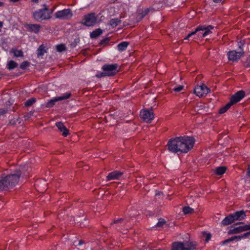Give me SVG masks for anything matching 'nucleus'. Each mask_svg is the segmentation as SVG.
Instances as JSON below:
<instances>
[{
    "mask_svg": "<svg viewBox=\"0 0 250 250\" xmlns=\"http://www.w3.org/2000/svg\"><path fill=\"white\" fill-rule=\"evenodd\" d=\"M194 144L193 138L188 136L179 137L169 140L167 146L168 150L172 153H187Z\"/></svg>",
    "mask_w": 250,
    "mask_h": 250,
    "instance_id": "f257e3e1",
    "label": "nucleus"
},
{
    "mask_svg": "<svg viewBox=\"0 0 250 250\" xmlns=\"http://www.w3.org/2000/svg\"><path fill=\"white\" fill-rule=\"evenodd\" d=\"M21 173L18 172L16 174L0 177V190H6L14 186L19 182Z\"/></svg>",
    "mask_w": 250,
    "mask_h": 250,
    "instance_id": "f03ea898",
    "label": "nucleus"
},
{
    "mask_svg": "<svg viewBox=\"0 0 250 250\" xmlns=\"http://www.w3.org/2000/svg\"><path fill=\"white\" fill-rule=\"evenodd\" d=\"M213 27L211 25L206 26L201 25L198 26L195 30L188 34L184 40H188L192 35H196L198 38H203L212 33L211 30L213 29Z\"/></svg>",
    "mask_w": 250,
    "mask_h": 250,
    "instance_id": "7ed1b4c3",
    "label": "nucleus"
},
{
    "mask_svg": "<svg viewBox=\"0 0 250 250\" xmlns=\"http://www.w3.org/2000/svg\"><path fill=\"white\" fill-rule=\"evenodd\" d=\"M45 7L43 9H40L34 12L33 17L36 21L46 20L50 18V14L48 9L44 5Z\"/></svg>",
    "mask_w": 250,
    "mask_h": 250,
    "instance_id": "20e7f679",
    "label": "nucleus"
},
{
    "mask_svg": "<svg viewBox=\"0 0 250 250\" xmlns=\"http://www.w3.org/2000/svg\"><path fill=\"white\" fill-rule=\"evenodd\" d=\"M71 95L70 92H66L61 96L54 97L46 103L45 106L47 108L51 107L57 102L69 99Z\"/></svg>",
    "mask_w": 250,
    "mask_h": 250,
    "instance_id": "39448f33",
    "label": "nucleus"
},
{
    "mask_svg": "<svg viewBox=\"0 0 250 250\" xmlns=\"http://www.w3.org/2000/svg\"><path fill=\"white\" fill-rule=\"evenodd\" d=\"M102 69L107 76H113L118 71V65L115 63L104 64L102 67Z\"/></svg>",
    "mask_w": 250,
    "mask_h": 250,
    "instance_id": "423d86ee",
    "label": "nucleus"
},
{
    "mask_svg": "<svg viewBox=\"0 0 250 250\" xmlns=\"http://www.w3.org/2000/svg\"><path fill=\"white\" fill-rule=\"evenodd\" d=\"M140 116L142 120L146 122H151L154 118V113L152 109H143L140 112Z\"/></svg>",
    "mask_w": 250,
    "mask_h": 250,
    "instance_id": "0eeeda50",
    "label": "nucleus"
},
{
    "mask_svg": "<svg viewBox=\"0 0 250 250\" xmlns=\"http://www.w3.org/2000/svg\"><path fill=\"white\" fill-rule=\"evenodd\" d=\"M97 22V18L94 13H91L85 15L83 23L87 26H92Z\"/></svg>",
    "mask_w": 250,
    "mask_h": 250,
    "instance_id": "6e6552de",
    "label": "nucleus"
},
{
    "mask_svg": "<svg viewBox=\"0 0 250 250\" xmlns=\"http://www.w3.org/2000/svg\"><path fill=\"white\" fill-rule=\"evenodd\" d=\"M209 91V89L204 84L196 86L194 90L195 94L199 97L206 95Z\"/></svg>",
    "mask_w": 250,
    "mask_h": 250,
    "instance_id": "1a4fd4ad",
    "label": "nucleus"
},
{
    "mask_svg": "<svg viewBox=\"0 0 250 250\" xmlns=\"http://www.w3.org/2000/svg\"><path fill=\"white\" fill-rule=\"evenodd\" d=\"M72 13L70 9H64L58 11L55 13V17L57 19L66 20L72 17Z\"/></svg>",
    "mask_w": 250,
    "mask_h": 250,
    "instance_id": "9d476101",
    "label": "nucleus"
},
{
    "mask_svg": "<svg viewBox=\"0 0 250 250\" xmlns=\"http://www.w3.org/2000/svg\"><path fill=\"white\" fill-rule=\"evenodd\" d=\"M245 96V92L243 90H239L230 97L229 103L232 105L240 101Z\"/></svg>",
    "mask_w": 250,
    "mask_h": 250,
    "instance_id": "9b49d317",
    "label": "nucleus"
},
{
    "mask_svg": "<svg viewBox=\"0 0 250 250\" xmlns=\"http://www.w3.org/2000/svg\"><path fill=\"white\" fill-rule=\"evenodd\" d=\"M128 220L125 219L120 218L117 220H115L114 222L111 224V225L115 229L120 230L121 232L125 233V232L124 231H122L121 228V227L125 225L127 222Z\"/></svg>",
    "mask_w": 250,
    "mask_h": 250,
    "instance_id": "f8f14e48",
    "label": "nucleus"
},
{
    "mask_svg": "<svg viewBox=\"0 0 250 250\" xmlns=\"http://www.w3.org/2000/svg\"><path fill=\"white\" fill-rule=\"evenodd\" d=\"M241 52H237L235 50L230 51L228 53V59L229 61H237L242 56Z\"/></svg>",
    "mask_w": 250,
    "mask_h": 250,
    "instance_id": "ddd939ff",
    "label": "nucleus"
},
{
    "mask_svg": "<svg viewBox=\"0 0 250 250\" xmlns=\"http://www.w3.org/2000/svg\"><path fill=\"white\" fill-rule=\"evenodd\" d=\"M231 214L234 221L242 220L246 217V212L243 210L237 211Z\"/></svg>",
    "mask_w": 250,
    "mask_h": 250,
    "instance_id": "4468645a",
    "label": "nucleus"
},
{
    "mask_svg": "<svg viewBox=\"0 0 250 250\" xmlns=\"http://www.w3.org/2000/svg\"><path fill=\"white\" fill-rule=\"evenodd\" d=\"M123 173L119 171H114L109 173L106 176V181L119 179L122 175Z\"/></svg>",
    "mask_w": 250,
    "mask_h": 250,
    "instance_id": "2eb2a0df",
    "label": "nucleus"
},
{
    "mask_svg": "<svg viewBox=\"0 0 250 250\" xmlns=\"http://www.w3.org/2000/svg\"><path fill=\"white\" fill-rule=\"evenodd\" d=\"M56 125L58 129L62 132V135L66 137L69 133L68 130L62 122H57Z\"/></svg>",
    "mask_w": 250,
    "mask_h": 250,
    "instance_id": "dca6fc26",
    "label": "nucleus"
},
{
    "mask_svg": "<svg viewBox=\"0 0 250 250\" xmlns=\"http://www.w3.org/2000/svg\"><path fill=\"white\" fill-rule=\"evenodd\" d=\"M234 220L232 214H229V215L226 216L221 222V225L222 226H228L230 225L233 222H234Z\"/></svg>",
    "mask_w": 250,
    "mask_h": 250,
    "instance_id": "f3484780",
    "label": "nucleus"
},
{
    "mask_svg": "<svg viewBox=\"0 0 250 250\" xmlns=\"http://www.w3.org/2000/svg\"><path fill=\"white\" fill-rule=\"evenodd\" d=\"M41 26L38 24H31L28 25V30L35 33H38L40 31Z\"/></svg>",
    "mask_w": 250,
    "mask_h": 250,
    "instance_id": "a211bd4d",
    "label": "nucleus"
},
{
    "mask_svg": "<svg viewBox=\"0 0 250 250\" xmlns=\"http://www.w3.org/2000/svg\"><path fill=\"white\" fill-rule=\"evenodd\" d=\"M243 232L242 226L234 227L229 230L228 233L229 234H237Z\"/></svg>",
    "mask_w": 250,
    "mask_h": 250,
    "instance_id": "6ab92c4d",
    "label": "nucleus"
},
{
    "mask_svg": "<svg viewBox=\"0 0 250 250\" xmlns=\"http://www.w3.org/2000/svg\"><path fill=\"white\" fill-rule=\"evenodd\" d=\"M103 33V30L100 28L97 29L90 33L91 38L94 39L99 37Z\"/></svg>",
    "mask_w": 250,
    "mask_h": 250,
    "instance_id": "aec40b11",
    "label": "nucleus"
},
{
    "mask_svg": "<svg viewBox=\"0 0 250 250\" xmlns=\"http://www.w3.org/2000/svg\"><path fill=\"white\" fill-rule=\"evenodd\" d=\"M172 250H186L183 249V242H177L173 243Z\"/></svg>",
    "mask_w": 250,
    "mask_h": 250,
    "instance_id": "412c9836",
    "label": "nucleus"
},
{
    "mask_svg": "<svg viewBox=\"0 0 250 250\" xmlns=\"http://www.w3.org/2000/svg\"><path fill=\"white\" fill-rule=\"evenodd\" d=\"M129 43L127 42H123L117 45L118 49L119 51L122 52L125 50L128 46Z\"/></svg>",
    "mask_w": 250,
    "mask_h": 250,
    "instance_id": "4be33fe9",
    "label": "nucleus"
},
{
    "mask_svg": "<svg viewBox=\"0 0 250 250\" xmlns=\"http://www.w3.org/2000/svg\"><path fill=\"white\" fill-rule=\"evenodd\" d=\"M197 246V243L195 242L186 241L185 248L187 249H192L190 250H194Z\"/></svg>",
    "mask_w": 250,
    "mask_h": 250,
    "instance_id": "5701e85b",
    "label": "nucleus"
},
{
    "mask_svg": "<svg viewBox=\"0 0 250 250\" xmlns=\"http://www.w3.org/2000/svg\"><path fill=\"white\" fill-rule=\"evenodd\" d=\"M10 52L16 57H21L23 56V52L21 50L13 48L11 50Z\"/></svg>",
    "mask_w": 250,
    "mask_h": 250,
    "instance_id": "b1692460",
    "label": "nucleus"
},
{
    "mask_svg": "<svg viewBox=\"0 0 250 250\" xmlns=\"http://www.w3.org/2000/svg\"><path fill=\"white\" fill-rule=\"evenodd\" d=\"M226 171V167H219L216 168L215 172L217 175H221L224 174Z\"/></svg>",
    "mask_w": 250,
    "mask_h": 250,
    "instance_id": "393cba45",
    "label": "nucleus"
},
{
    "mask_svg": "<svg viewBox=\"0 0 250 250\" xmlns=\"http://www.w3.org/2000/svg\"><path fill=\"white\" fill-rule=\"evenodd\" d=\"M17 66L18 63L13 61H10L7 64V67L9 70L13 69L17 67Z\"/></svg>",
    "mask_w": 250,
    "mask_h": 250,
    "instance_id": "a878e982",
    "label": "nucleus"
},
{
    "mask_svg": "<svg viewBox=\"0 0 250 250\" xmlns=\"http://www.w3.org/2000/svg\"><path fill=\"white\" fill-rule=\"evenodd\" d=\"M121 21L118 19H112L110 21L109 24L112 27H116L120 23Z\"/></svg>",
    "mask_w": 250,
    "mask_h": 250,
    "instance_id": "bb28decb",
    "label": "nucleus"
},
{
    "mask_svg": "<svg viewBox=\"0 0 250 250\" xmlns=\"http://www.w3.org/2000/svg\"><path fill=\"white\" fill-rule=\"evenodd\" d=\"M37 51V55L38 56H42L46 52L44 47L42 45L40 46Z\"/></svg>",
    "mask_w": 250,
    "mask_h": 250,
    "instance_id": "cd10ccee",
    "label": "nucleus"
},
{
    "mask_svg": "<svg viewBox=\"0 0 250 250\" xmlns=\"http://www.w3.org/2000/svg\"><path fill=\"white\" fill-rule=\"evenodd\" d=\"M230 104L228 103L225 106L221 108L219 111L220 114H223L226 112L231 106Z\"/></svg>",
    "mask_w": 250,
    "mask_h": 250,
    "instance_id": "c85d7f7f",
    "label": "nucleus"
},
{
    "mask_svg": "<svg viewBox=\"0 0 250 250\" xmlns=\"http://www.w3.org/2000/svg\"><path fill=\"white\" fill-rule=\"evenodd\" d=\"M183 211L184 214H187L193 212L194 210L193 208H190L189 207H185L183 208Z\"/></svg>",
    "mask_w": 250,
    "mask_h": 250,
    "instance_id": "c756f323",
    "label": "nucleus"
},
{
    "mask_svg": "<svg viewBox=\"0 0 250 250\" xmlns=\"http://www.w3.org/2000/svg\"><path fill=\"white\" fill-rule=\"evenodd\" d=\"M56 47L57 51L59 52L65 51L66 49V47L63 44H58L56 46Z\"/></svg>",
    "mask_w": 250,
    "mask_h": 250,
    "instance_id": "7c9ffc66",
    "label": "nucleus"
},
{
    "mask_svg": "<svg viewBox=\"0 0 250 250\" xmlns=\"http://www.w3.org/2000/svg\"><path fill=\"white\" fill-rule=\"evenodd\" d=\"M36 102V99L32 98L29 100H28L25 103V105L26 106H29L32 105L34 103H35Z\"/></svg>",
    "mask_w": 250,
    "mask_h": 250,
    "instance_id": "2f4dec72",
    "label": "nucleus"
},
{
    "mask_svg": "<svg viewBox=\"0 0 250 250\" xmlns=\"http://www.w3.org/2000/svg\"><path fill=\"white\" fill-rule=\"evenodd\" d=\"M166 222L165 220L163 218L159 219L158 223L156 225L155 227L157 228H160L162 227L165 224Z\"/></svg>",
    "mask_w": 250,
    "mask_h": 250,
    "instance_id": "473e14b6",
    "label": "nucleus"
},
{
    "mask_svg": "<svg viewBox=\"0 0 250 250\" xmlns=\"http://www.w3.org/2000/svg\"><path fill=\"white\" fill-rule=\"evenodd\" d=\"M203 237L205 238L206 242H208L211 238V234L210 233H204Z\"/></svg>",
    "mask_w": 250,
    "mask_h": 250,
    "instance_id": "72a5a7b5",
    "label": "nucleus"
},
{
    "mask_svg": "<svg viewBox=\"0 0 250 250\" xmlns=\"http://www.w3.org/2000/svg\"><path fill=\"white\" fill-rule=\"evenodd\" d=\"M29 62H22L20 65V68L22 69H25L27 66H29Z\"/></svg>",
    "mask_w": 250,
    "mask_h": 250,
    "instance_id": "f704fd0d",
    "label": "nucleus"
},
{
    "mask_svg": "<svg viewBox=\"0 0 250 250\" xmlns=\"http://www.w3.org/2000/svg\"><path fill=\"white\" fill-rule=\"evenodd\" d=\"M242 227L243 231L250 230V224H247L244 226H242Z\"/></svg>",
    "mask_w": 250,
    "mask_h": 250,
    "instance_id": "c9c22d12",
    "label": "nucleus"
},
{
    "mask_svg": "<svg viewBox=\"0 0 250 250\" xmlns=\"http://www.w3.org/2000/svg\"><path fill=\"white\" fill-rule=\"evenodd\" d=\"M184 88L183 85H179L176 87L173 88V90L176 92H180Z\"/></svg>",
    "mask_w": 250,
    "mask_h": 250,
    "instance_id": "e433bc0d",
    "label": "nucleus"
},
{
    "mask_svg": "<svg viewBox=\"0 0 250 250\" xmlns=\"http://www.w3.org/2000/svg\"><path fill=\"white\" fill-rule=\"evenodd\" d=\"M105 76H106V75L104 71V72H98L96 75V76L98 78H101Z\"/></svg>",
    "mask_w": 250,
    "mask_h": 250,
    "instance_id": "4c0bfd02",
    "label": "nucleus"
},
{
    "mask_svg": "<svg viewBox=\"0 0 250 250\" xmlns=\"http://www.w3.org/2000/svg\"><path fill=\"white\" fill-rule=\"evenodd\" d=\"M243 239L248 238L250 236V231L242 234Z\"/></svg>",
    "mask_w": 250,
    "mask_h": 250,
    "instance_id": "58836bf2",
    "label": "nucleus"
},
{
    "mask_svg": "<svg viewBox=\"0 0 250 250\" xmlns=\"http://www.w3.org/2000/svg\"><path fill=\"white\" fill-rule=\"evenodd\" d=\"M7 110L4 108H0V116L4 115L5 113H7Z\"/></svg>",
    "mask_w": 250,
    "mask_h": 250,
    "instance_id": "ea45409f",
    "label": "nucleus"
},
{
    "mask_svg": "<svg viewBox=\"0 0 250 250\" xmlns=\"http://www.w3.org/2000/svg\"><path fill=\"white\" fill-rule=\"evenodd\" d=\"M235 240L237 241H240L242 239H243L242 235H238V236H234Z\"/></svg>",
    "mask_w": 250,
    "mask_h": 250,
    "instance_id": "a19ab883",
    "label": "nucleus"
},
{
    "mask_svg": "<svg viewBox=\"0 0 250 250\" xmlns=\"http://www.w3.org/2000/svg\"><path fill=\"white\" fill-rule=\"evenodd\" d=\"M229 241L230 242H231V241H233L234 240H235V238H234V236L232 237L229 238Z\"/></svg>",
    "mask_w": 250,
    "mask_h": 250,
    "instance_id": "79ce46f5",
    "label": "nucleus"
},
{
    "mask_svg": "<svg viewBox=\"0 0 250 250\" xmlns=\"http://www.w3.org/2000/svg\"><path fill=\"white\" fill-rule=\"evenodd\" d=\"M230 242L229 241V239H226L225 240L224 242H223V244H226V243H229Z\"/></svg>",
    "mask_w": 250,
    "mask_h": 250,
    "instance_id": "37998d69",
    "label": "nucleus"
},
{
    "mask_svg": "<svg viewBox=\"0 0 250 250\" xmlns=\"http://www.w3.org/2000/svg\"><path fill=\"white\" fill-rule=\"evenodd\" d=\"M83 244V242L82 240H80V241H79V244H78V245H79V246H81V245H82V244Z\"/></svg>",
    "mask_w": 250,
    "mask_h": 250,
    "instance_id": "c03bdc74",
    "label": "nucleus"
},
{
    "mask_svg": "<svg viewBox=\"0 0 250 250\" xmlns=\"http://www.w3.org/2000/svg\"><path fill=\"white\" fill-rule=\"evenodd\" d=\"M3 26V22L2 21H0V31H1V28Z\"/></svg>",
    "mask_w": 250,
    "mask_h": 250,
    "instance_id": "a18cd8bd",
    "label": "nucleus"
},
{
    "mask_svg": "<svg viewBox=\"0 0 250 250\" xmlns=\"http://www.w3.org/2000/svg\"><path fill=\"white\" fill-rule=\"evenodd\" d=\"M222 0H213L214 2L218 3L220 2Z\"/></svg>",
    "mask_w": 250,
    "mask_h": 250,
    "instance_id": "49530a36",
    "label": "nucleus"
},
{
    "mask_svg": "<svg viewBox=\"0 0 250 250\" xmlns=\"http://www.w3.org/2000/svg\"><path fill=\"white\" fill-rule=\"evenodd\" d=\"M248 175L250 177V166H249L248 168Z\"/></svg>",
    "mask_w": 250,
    "mask_h": 250,
    "instance_id": "de8ad7c7",
    "label": "nucleus"
},
{
    "mask_svg": "<svg viewBox=\"0 0 250 250\" xmlns=\"http://www.w3.org/2000/svg\"><path fill=\"white\" fill-rule=\"evenodd\" d=\"M40 0H32V1L35 3H38Z\"/></svg>",
    "mask_w": 250,
    "mask_h": 250,
    "instance_id": "09e8293b",
    "label": "nucleus"
},
{
    "mask_svg": "<svg viewBox=\"0 0 250 250\" xmlns=\"http://www.w3.org/2000/svg\"><path fill=\"white\" fill-rule=\"evenodd\" d=\"M10 1L12 2H16L18 1V0H10Z\"/></svg>",
    "mask_w": 250,
    "mask_h": 250,
    "instance_id": "8fccbe9b",
    "label": "nucleus"
},
{
    "mask_svg": "<svg viewBox=\"0 0 250 250\" xmlns=\"http://www.w3.org/2000/svg\"><path fill=\"white\" fill-rule=\"evenodd\" d=\"M3 5V2L0 1V7H2Z\"/></svg>",
    "mask_w": 250,
    "mask_h": 250,
    "instance_id": "3c124183",
    "label": "nucleus"
}]
</instances>
